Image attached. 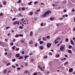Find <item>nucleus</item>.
<instances>
[{
    "mask_svg": "<svg viewBox=\"0 0 75 75\" xmlns=\"http://www.w3.org/2000/svg\"><path fill=\"white\" fill-rule=\"evenodd\" d=\"M21 53L22 54H24V51H23Z\"/></svg>",
    "mask_w": 75,
    "mask_h": 75,
    "instance_id": "de8ad7c7",
    "label": "nucleus"
},
{
    "mask_svg": "<svg viewBox=\"0 0 75 75\" xmlns=\"http://www.w3.org/2000/svg\"><path fill=\"white\" fill-rule=\"evenodd\" d=\"M33 12H31L30 13V16H32V15H33Z\"/></svg>",
    "mask_w": 75,
    "mask_h": 75,
    "instance_id": "b1692460",
    "label": "nucleus"
},
{
    "mask_svg": "<svg viewBox=\"0 0 75 75\" xmlns=\"http://www.w3.org/2000/svg\"><path fill=\"white\" fill-rule=\"evenodd\" d=\"M21 2V0H19L17 2V3H20Z\"/></svg>",
    "mask_w": 75,
    "mask_h": 75,
    "instance_id": "5701e85b",
    "label": "nucleus"
},
{
    "mask_svg": "<svg viewBox=\"0 0 75 75\" xmlns=\"http://www.w3.org/2000/svg\"><path fill=\"white\" fill-rule=\"evenodd\" d=\"M3 15V14L2 13H0V16H1Z\"/></svg>",
    "mask_w": 75,
    "mask_h": 75,
    "instance_id": "49530a36",
    "label": "nucleus"
},
{
    "mask_svg": "<svg viewBox=\"0 0 75 75\" xmlns=\"http://www.w3.org/2000/svg\"><path fill=\"white\" fill-rule=\"evenodd\" d=\"M71 43L72 45H74V42H73V40H71Z\"/></svg>",
    "mask_w": 75,
    "mask_h": 75,
    "instance_id": "4468645a",
    "label": "nucleus"
},
{
    "mask_svg": "<svg viewBox=\"0 0 75 75\" xmlns=\"http://www.w3.org/2000/svg\"><path fill=\"white\" fill-rule=\"evenodd\" d=\"M19 22L18 21H16L14 22L13 23V25H16V24H18V25H19Z\"/></svg>",
    "mask_w": 75,
    "mask_h": 75,
    "instance_id": "7ed1b4c3",
    "label": "nucleus"
},
{
    "mask_svg": "<svg viewBox=\"0 0 75 75\" xmlns=\"http://www.w3.org/2000/svg\"><path fill=\"white\" fill-rule=\"evenodd\" d=\"M38 67L40 69H41V71H42V67H41L40 66H38Z\"/></svg>",
    "mask_w": 75,
    "mask_h": 75,
    "instance_id": "9b49d317",
    "label": "nucleus"
},
{
    "mask_svg": "<svg viewBox=\"0 0 75 75\" xmlns=\"http://www.w3.org/2000/svg\"><path fill=\"white\" fill-rule=\"evenodd\" d=\"M40 50H43V47L42 46H41L40 47Z\"/></svg>",
    "mask_w": 75,
    "mask_h": 75,
    "instance_id": "a211bd4d",
    "label": "nucleus"
},
{
    "mask_svg": "<svg viewBox=\"0 0 75 75\" xmlns=\"http://www.w3.org/2000/svg\"><path fill=\"white\" fill-rule=\"evenodd\" d=\"M40 44H42L44 43V42L43 41H40Z\"/></svg>",
    "mask_w": 75,
    "mask_h": 75,
    "instance_id": "f3484780",
    "label": "nucleus"
},
{
    "mask_svg": "<svg viewBox=\"0 0 75 75\" xmlns=\"http://www.w3.org/2000/svg\"><path fill=\"white\" fill-rule=\"evenodd\" d=\"M20 54L19 53L16 54V57L17 58H18V57H20Z\"/></svg>",
    "mask_w": 75,
    "mask_h": 75,
    "instance_id": "423d86ee",
    "label": "nucleus"
},
{
    "mask_svg": "<svg viewBox=\"0 0 75 75\" xmlns=\"http://www.w3.org/2000/svg\"><path fill=\"white\" fill-rule=\"evenodd\" d=\"M6 72H7V69H5L4 70V74H5V73H6Z\"/></svg>",
    "mask_w": 75,
    "mask_h": 75,
    "instance_id": "7c9ffc66",
    "label": "nucleus"
},
{
    "mask_svg": "<svg viewBox=\"0 0 75 75\" xmlns=\"http://www.w3.org/2000/svg\"><path fill=\"white\" fill-rule=\"evenodd\" d=\"M8 58H10L11 57V55L10 54H9L8 55Z\"/></svg>",
    "mask_w": 75,
    "mask_h": 75,
    "instance_id": "dca6fc26",
    "label": "nucleus"
},
{
    "mask_svg": "<svg viewBox=\"0 0 75 75\" xmlns=\"http://www.w3.org/2000/svg\"><path fill=\"white\" fill-rule=\"evenodd\" d=\"M4 42H2V43L1 45L2 46H4Z\"/></svg>",
    "mask_w": 75,
    "mask_h": 75,
    "instance_id": "393cba45",
    "label": "nucleus"
},
{
    "mask_svg": "<svg viewBox=\"0 0 75 75\" xmlns=\"http://www.w3.org/2000/svg\"><path fill=\"white\" fill-rule=\"evenodd\" d=\"M41 38L39 39L38 40V41H41Z\"/></svg>",
    "mask_w": 75,
    "mask_h": 75,
    "instance_id": "e2e57ef3",
    "label": "nucleus"
},
{
    "mask_svg": "<svg viewBox=\"0 0 75 75\" xmlns=\"http://www.w3.org/2000/svg\"><path fill=\"white\" fill-rule=\"evenodd\" d=\"M16 51H18L19 50V48H17L16 49Z\"/></svg>",
    "mask_w": 75,
    "mask_h": 75,
    "instance_id": "58836bf2",
    "label": "nucleus"
},
{
    "mask_svg": "<svg viewBox=\"0 0 75 75\" xmlns=\"http://www.w3.org/2000/svg\"><path fill=\"white\" fill-rule=\"evenodd\" d=\"M68 38H66V42H68Z\"/></svg>",
    "mask_w": 75,
    "mask_h": 75,
    "instance_id": "37998d69",
    "label": "nucleus"
},
{
    "mask_svg": "<svg viewBox=\"0 0 75 75\" xmlns=\"http://www.w3.org/2000/svg\"><path fill=\"white\" fill-rule=\"evenodd\" d=\"M17 69L18 70H20V68L18 67L17 68Z\"/></svg>",
    "mask_w": 75,
    "mask_h": 75,
    "instance_id": "69168bd1",
    "label": "nucleus"
},
{
    "mask_svg": "<svg viewBox=\"0 0 75 75\" xmlns=\"http://www.w3.org/2000/svg\"><path fill=\"white\" fill-rule=\"evenodd\" d=\"M50 36H47V38L48 39H49V38H50Z\"/></svg>",
    "mask_w": 75,
    "mask_h": 75,
    "instance_id": "864d4df0",
    "label": "nucleus"
},
{
    "mask_svg": "<svg viewBox=\"0 0 75 75\" xmlns=\"http://www.w3.org/2000/svg\"><path fill=\"white\" fill-rule=\"evenodd\" d=\"M40 11V9L37 10V12H39V11Z\"/></svg>",
    "mask_w": 75,
    "mask_h": 75,
    "instance_id": "5fc2aeb1",
    "label": "nucleus"
},
{
    "mask_svg": "<svg viewBox=\"0 0 75 75\" xmlns=\"http://www.w3.org/2000/svg\"><path fill=\"white\" fill-rule=\"evenodd\" d=\"M23 57L22 56H21L19 57V58H18V59H23Z\"/></svg>",
    "mask_w": 75,
    "mask_h": 75,
    "instance_id": "f8f14e48",
    "label": "nucleus"
},
{
    "mask_svg": "<svg viewBox=\"0 0 75 75\" xmlns=\"http://www.w3.org/2000/svg\"><path fill=\"white\" fill-rule=\"evenodd\" d=\"M3 3H4V5H6V4H7V3H6V1H4V2Z\"/></svg>",
    "mask_w": 75,
    "mask_h": 75,
    "instance_id": "f704fd0d",
    "label": "nucleus"
},
{
    "mask_svg": "<svg viewBox=\"0 0 75 75\" xmlns=\"http://www.w3.org/2000/svg\"><path fill=\"white\" fill-rule=\"evenodd\" d=\"M37 73H34L33 74L34 75H37Z\"/></svg>",
    "mask_w": 75,
    "mask_h": 75,
    "instance_id": "603ef678",
    "label": "nucleus"
},
{
    "mask_svg": "<svg viewBox=\"0 0 75 75\" xmlns=\"http://www.w3.org/2000/svg\"><path fill=\"white\" fill-rule=\"evenodd\" d=\"M31 4H32V1L30 2L29 3H28V4L29 5H31Z\"/></svg>",
    "mask_w": 75,
    "mask_h": 75,
    "instance_id": "a878e982",
    "label": "nucleus"
},
{
    "mask_svg": "<svg viewBox=\"0 0 75 75\" xmlns=\"http://www.w3.org/2000/svg\"><path fill=\"white\" fill-rule=\"evenodd\" d=\"M10 45H14V44L13 43V42H12L11 43Z\"/></svg>",
    "mask_w": 75,
    "mask_h": 75,
    "instance_id": "c03bdc74",
    "label": "nucleus"
},
{
    "mask_svg": "<svg viewBox=\"0 0 75 75\" xmlns=\"http://www.w3.org/2000/svg\"><path fill=\"white\" fill-rule=\"evenodd\" d=\"M29 56L26 55L25 56V58H28V57H29Z\"/></svg>",
    "mask_w": 75,
    "mask_h": 75,
    "instance_id": "c9c22d12",
    "label": "nucleus"
},
{
    "mask_svg": "<svg viewBox=\"0 0 75 75\" xmlns=\"http://www.w3.org/2000/svg\"><path fill=\"white\" fill-rule=\"evenodd\" d=\"M51 44H52V43H48L47 44V48H50L51 46Z\"/></svg>",
    "mask_w": 75,
    "mask_h": 75,
    "instance_id": "20e7f679",
    "label": "nucleus"
},
{
    "mask_svg": "<svg viewBox=\"0 0 75 75\" xmlns=\"http://www.w3.org/2000/svg\"><path fill=\"white\" fill-rule=\"evenodd\" d=\"M65 47V45H62V46H61L60 48V51H64V47Z\"/></svg>",
    "mask_w": 75,
    "mask_h": 75,
    "instance_id": "f03ea898",
    "label": "nucleus"
},
{
    "mask_svg": "<svg viewBox=\"0 0 75 75\" xmlns=\"http://www.w3.org/2000/svg\"><path fill=\"white\" fill-rule=\"evenodd\" d=\"M43 40L44 41H47V38H46V37H43Z\"/></svg>",
    "mask_w": 75,
    "mask_h": 75,
    "instance_id": "9d476101",
    "label": "nucleus"
},
{
    "mask_svg": "<svg viewBox=\"0 0 75 75\" xmlns=\"http://www.w3.org/2000/svg\"><path fill=\"white\" fill-rule=\"evenodd\" d=\"M16 66V67H18L19 65L18 64H15Z\"/></svg>",
    "mask_w": 75,
    "mask_h": 75,
    "instance_id": "09e8293b",
    "label": "nucleus"
},
{
    "mask_svg": "<svg viewBox=\"0 0 75 75\" xmlns=\"http://www.w3.org/2000/svg\"><path fill=\"white\" fill-rule=\"evenodd\" d=\"M56 25L57 26H59V23H56Z\"/></svg>",
    "mask_w": 75,
    "mask_h": 75,
    "instance_id": "79ce46f5",
    "label": "nucleus"
},
{
    "mask_svg": "<svg viewBox=\"0 0 75 75\" xmlns=\"http://www.w3.org/2000/svg\"><path fill=\"white\" fill-rule=\"evenodd\" d=\"M13 62H15L16 61V59H13L12 60Z\"/></svg>",
    "mask_w": 75,
    "mask_h": 75,
    "instance_id": "a18cd8bd",
    "label": "nucleus"
},
{
    "mask_svg": "<svg viewBox=\"0 0 75 75\" xmlns=\"http://www.w3.org/2000/svg\"><path fill=\"white\" fill-rule=\"evenodd\" d=\"M21 8H19V9H18V10L19 11H21Z\"/></svg>",
    "mask_w": 75,
    "mask_h": 75,
    "instance_id": "bf43d9fd",
    "label": "nucleus"
},
{
    "mask_svg": "<svg viewBox=\"0 0 75 75\" xmlns=\"http://www.w3.org/2000/svg\"><path fill=\"white\" fill-rule=\"evenodd\" d=\"M38 3V1H35L34 2V4H37Z\"/></svg>",
    "mask_w": 75,
    "mask_h": 75,
    "instance_id": "2f4dec72",
    "label": "nucleus"
},
{
    "mask_svg": "<svg viewBox=\"0 0 75 75\" xmlns=\"http://www.w3.org/2000/svg\"><path fill=\"white\" fill-rule=\"evenodd\" d=\"M16 20V18H14L12 19L13 21H14V20Z\"/></svg>",
    "mask_w": 75,
    "mask_h": 75,
    "instance_id": "338daca9",
    "label": "nucleus"
},
{
    "mask_svg": "<svg viewBox=\"0 0 75 75\" xmlns=\"http://www.w3.org/2000/svg\"><path fill=\"white\" fill-rule=\"evenodd\" d=\"M10 28V27L8 26V27H7L6 28V30H8V29H9V28Z\"/></svg>",
    "mask_w": 75,
    "mask_h": 75,
    "instance_id": "72a5a7b5",
    "label": "nucleus"
},
{
    "mask_svg": "<svg viewBox=\"0 0 75 75\" xmlns=\"http://www.w3.org/2000/svg\"><path fill=\"white\" fill-rule=\"evenodd\" d=\"M35 14H38V13H37V12H35Z\"/></svg>",
    "mask_w": 75,
    "mask_h": 75,
    "instance_id": "774afa93",
    "label": "nucleus"
},
{
    "mask_svg": "<svg viewBox=\"0 0 75 75\" xmlns=\"http://www.w3.org/2000/svg\"><path fill=\"white\" fill-rule=\"evenodd\" d=\"M72 71H73V69H72V68L70 69L69 70V72H70V73L71 72H72Z\"/></svg>",
    "mask_w": 75,
    "mask_h": 75,
    "instance_id": "0eeeda50",
    "label": "nucleus"
},
{
    "mask_svg": "<svg viewBox=\"0 0 75 75\" xmlns=\"http://www.w3.org/2000/svg\"><path fill=\"white\" fill-rule=\"evenodd\" d=\"M24 73H25V74H27V73H29V72L28 70H26L24 71Z\"/></svg>",
    "mask_w": 75,
    "mask_h": 75,
    "instance_id": "1a4fd4ad",
    "label": "nucleus"
},
{
    "mask_svg": "<svg viewBox=\"0 0 75 75\" xmlns=\"http://www.w3.org/2000/svg\"><path fill=\"white\" fill-rule=\"evenodd\" d=\"M72 48V46H69V48Z\"/></svg>",
    "mask_w": 75,
    "mask_h": 75,
    "instance_id": "4d7b16f0",
    "label": "nucleus"
},
{
    "mask_svg": "<svg viewBox=\"0 0 75 75\" xmlns=\"http://www.w3.org/2000/svg\"><path fill=\"white\" fill-rule=\"evenodd\" d=\"M25 41H24V40H21V42H22V43H24Z\"/></svg>",
    "mask_w": 75,
    "mask_h": 75,
    "instance_id": "412c9836",
    "label": "nucleus"
},
{
    "mask_svg": "<svg viewBox=\"0 0 75 75\" xmlns=\"http://www.w3.org/2000/svg\"><path fill=\"white\" fill-rule=\"evenodd\" d=\"M25 66H26V67H27V66H28V64L27 63H26L25 64Z\"/></svg>",
    "mask_w": 75,
    "mask_h": 75,
    "instance_id": "6e6d98bb",
    "label": "nucleus"
},
{
    "mask_svg": "<svg viewBox=\"0 0 75 75\" xmlns=\"http://www.w3.org/2000/svg\"><path fill=\"white\" fill-rule=\"evenodd\" d=\"M19 37V35H15V37H16V38H18V37Z\"/></svg>",
    "mask_w": 75,
    "mask_h": 75,
    "instance_id": "6ab92c4d",
    "label": "nucleus"
},
{
    "mask_svg": "<svg viewBox=\"0 0 75 75\" xmlns=\"http://www.w3.org/2000/svg\"><path fill=\"white\" fill-rule=\"evenodd\" d=\"M68 62H66L64 63V65L65 66L66 65H67V64H68Z\"/></svg>",
    "mask_w": 75,
    "mask_h": 75,
    "instance_id": "2eb2a0df",
    "label": "nucleus"
},
{
    "mask_svg": "<svg viewBox=\"0 0 75 75\" xmlns=\"http://www.w3.org/2000/svg\"><path fill=\"white\" fill-rule=\"evenodd\" d=\"M23 20H24V18H23L21 19L20 21H23Z\"/></svg>",
    "mask_w": 75,
    "mask_h": 75,
    "instance_id": "3c124183",
    "label": "nucleus"
},
{
    "mask_svg": "<svg viewBox=\"0 0 75 75\" xmlns=\"http://www.w3.org/2000/svg\"><path fill=\"white\" fill-rule=\"evenodd\" d=\"M72 11L74 12V11H75V10H74V9H73L72 10Z\"/></svg>",
    "mask_w": 75,
    "mask_h": 75,
    "instance_id": "680f3d73",
    "label": "nucleus"
},
{
    "mask_svg": "<svg viewBox=\"0 0 75 75\" xmlns=\"http://www.w3.org/2000/svg\"><path fill=\"white\" fill-rule=\"evenodd\" d=\"M15 46H13V47H12V48L13 50H15Z\"/></svg>",
    "mask_w": 75,
    "mask_h": 75,
    "instance_id": "e433bc0d",
    "label": "nucleus"
},
{
    "mask_svg": "<svg viewBox=\"0 0 75 75\" xmlns=\"http://www.w3.org/2000/svg\"><path fill=\"white\" fill-rule=\"evenodd\" d=\"M59 20H61V21L62 20H63V18H60L59 19Z\"/></svg>",
    "mask_w": 75,
    "mask_h": 75,
    "instance_id": "a19ab883",
    "label": "nucleus"
},
{
    "mask_svg": "<svg viewBox=\"0 0 75 75\" xmlns=\"http://www.w3.org/2000/svg\"><path fill=\"white\" fill-rule=\"evenodd\" d=\"M49 55H52V53L51 52H50L49 53Z\"/></svg>",
    "mask_w": 75,
    "mask_h": 75,
    "instance_id": "cd10ccee",
    "label": "nucleus"
},
{
    "mask_svg": "<svg viewBox=\"0 0 75 75\" xmlns=\"http://www.w3.org/2000/svg\"><path fill=\"white\" fill-rule=\"evenodd\" d=\"M19 28H21V29H22L23 28V27L22 26H20L19 27Z\"/></svg>",
    "mask_w": 75,
    "mask_h": 75,
    "instance_id": "13d9d810",
    "label": "nucleus"
},
{
    "mask_svg": "<svg viewBox=\"0 0 75 75\" xmlns=\"http://www.w3.org/2000/svg\"><path fill=\"white\" fill-rule=\"evenodd\" d=\"M60 40V38H57V39H56L55 40V41H54L55 44H57V43H58V41H57V40Z\"/></svg>",
    "mask_w": 75,
    "mask_h": 75,
    "instance_id": "39448f33",
    "label": "nucleus"
},
{
    "mask_svg": "<svg viewBox=\"0 0 75 75\" xmlns=\"http://www.w3.org/2000/svg\"><path fill=\"white\" fill-rule=\"evenodd\" d=\"M20 24H24V21H22L20 22Z\"/></svg>",
    "mask_w": 75,
    "mask_h": 75,
    "instance_id": "aec40b11",
    "label": "nucleus"
},
{
    "mask_svg": "<svg viewBox=\"0 0 75 75\" xmlns=\"http://www.w3.org/2000/svg\"><path fill=\"white\" fill-rule=\"evenodd\" d=\"M11 64V63L10 62H9L8 63H7L6 64L7 66H8V65H10Z\"/></svg>",
    "mask_w": 75,
    "mask_h": 75,
    "instance_id": "bb28decb",
    "label": "nucleus"
},
{
    "mask_svg": "<svg viewBox=\"0 0 75 75\" xmlns=\"http://www.w3.org/2000/svg\"><path fill=\"white\" fill-rule=\"evenodd\" d=\"M7 52H6L5 53H4V55H7Z\"/></svg>",
    "mask_w": 75,
    "mask_h": 75,
    "instance_id": "052dcab7",
    "label": "nucleus"
},
{
    "mask_svg": "<svg viewBox=\"0 0 75 75\" xmlns=\"http://www.w3.org/2000/svg\"><path fill=\"white\" fill-rule=\"evenodd\" d=\"M47 56H45L44 57V59H46V58H47Z\"/></svg>",
    "mask_w": 75,
    "mask_h": 75,
    "instance_id": "4c0bfd02",
    "label": "nucleus"
},
{
    "mask_svg": "<svg viewBox=\"0 0 75 75\" xmlns=\"http://www.w3.org/2000/svg\"><path fill=\"white\" fill-rule=\"evenodd\" d=\"M51 13V11L50 10L47 11V12H46L45 13L42 15V17H46L47 15L49 14H50V13Z\"/></svg>",
    "mask_w": 75,
    "mask_h": 75,
    "instance_id": "f257e3e1",
    "label": "nucleus"
},
{
    "mask_svg": "<svg viewBox=\"0 0 75 75\" xmlns=\"http://www.w3.org/2000/svg\"><path fill=\"white\" fill-rule=\"evenodd\" d=\"M22 10H23V11H24V10H25V8H24V7L22 8Z\"/></svg>",
    "mask_w": 75,
    "mask_h": 75,
    "instance_id": "ea45409f",
    "label": "nucleus"
},
{
    "mask_svg": "<svg viewBox=\"0 0 75 75\" xmlns=\"http://www.w3.org/2000/svg\"><path fill=\"white\" fill-rule=\"evenodd\" d=\"M68 52L69 53H70V54H71V53H72V51L71 50H68Z\"/></svg>",
    "mask_w": 75,
    "mask_h": 75,
    "instance_id": "ddd939ff",
    "label": "nucleus"
},
{
    "mask_svg": "<svg viewBox=\"0 0 75 75\" xmlns=\"http://www.w3.org/2000/svg\"><path fill=\"white\" fill-rule=\"evenodd\" d=\"M23 35L22 34H19V37H23Z\"/></svg>",
    "mask_w": 75,
    "mask_h": 75,
    "instance_id": "c85d7f7f",
    "label": "nucleus"
},
{
    "mask_svg": "<svg viewBox=\"0 0 75 75\" xmlns=\"http://www.w3.org/2000/svg\"><path fill=\"white\" fill-rule=\"evenodd\" d=\"M34 61V59H31V62H33Z\"/></svg>",
    "mask_w": 75,
    "mask_h": 75,
    "instance_id": "c756f323",
    "label": "nucleus"
},
{
    "mask_svg": "<svg viewBox=\"0 0 75 75\" xmlns=\"http://www.w3.org/2000/svg\"><path fill=\"white\" fill-rule=\"evenodd\" d=\"M50 20L51 21H52V20H54V18H50Z\"/></svg>",
    "mask_w": 75,
    "mask_h": 75,
    "instance_id": "473e14b6",
    "label": "nucleus"
},
{
    "mask_svg": "<svg viewBox=\"0 0 75 75\" xmlns=\"http://www.w3.org/2000/svg\"><path fill=\"white\" fill-rule=\"evenodd\" d=\"M59 57V54H57L55 56L56 58H58V57Z\"/></svg>",
    "mask_w": 75,
    "mask_h": 75,
    "instance_id": "4be33fe9",
    "label": "nucleus"
},
{
    "mask_svg": "<svg viewBox=\"0 0 75 75\" xmlns=\"http://www.w3.org/2000/svg\"><path fill=\"white\" fill-rule=\"evenodd\" d=\"M34 19L35 20H37V18H35Z\"/></svg>",
    "mask_w": 75,
    "mask_h": 75,
    "instance_id": "0e129e2a",
    "label": "nucleus"
},
{
    "mask_svg": "<svg viewBox=\"0 0 75 75\" xmlns=\"http://www.w3.org/2000/svg\"><path fill=\"white\" fill-rule=\"evenodd\" d=\"M12 67H13L14 68H16V67H15V66H14L13 65L12 66Z\"/></svg>",
    "mask_w": 75,
    "mask_h": 75,
    "instance_id": "8fccbe9b",
    "label": "nucleus"
},
{
    "mask_svg": "<svg viewBox=\"0 0 75 75\" xmlns=\"http://www.w3.org/2000/svg\"><path fill=\"white\" fill-rule=\"evenodd\" d=\"M30 36H33V32L32 31H30Z\"/></svg>",
    "mask_w": 75,
    "mask_h": 75,
    "instance_id": "6e6552de",
    "label": "nucleus"
}]
</instances>
